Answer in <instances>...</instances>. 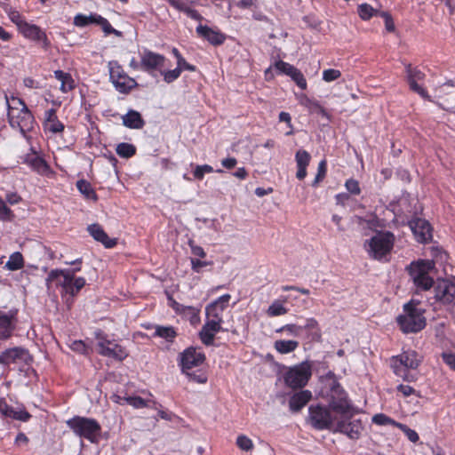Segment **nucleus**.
<instances>
[{"mask_svg": "<svg viewBox=\"0 0 455 455\" xmlns=\"http://www.w3.org/2000/svg\"><path fill=\"white\" fill-rule=\"evenodd\" d=\"M82 263L83 259L78 258L74 261L66 262V264H78V267L51 270L46 278L47 287L50 288V285L54 283L57 287L61 288L62 296H76L86 284L84 277H76V273L81 270Z\"/></svg>", "mask_w": 455, "mask_h": 455, "instance_id": "nucleus-1", "label": "nucleus"}, {"mask_svg": "<svg viewBox=\"0 0 455 455\" xmlns=\"http://www.w3.org/2000/svg\"><path fill=\"white\" fill-rule=\"evenodd\" d=\"M423 357L413 349L403 350L389 359V366L393 373L406 382H415L418 373L414 372L421 364Z\"/></svg>", "mask_w": 455, "mask_h": 455, "instance_id": "nucleus-2", "label": "nucleus"}, {"mask_svg": "<svg viewBox=\"0 0 455 455\" xmlns=\"http://www.w3.org/2000/svg\"><path fill=\"white\" fill-rule=\"evenodd\" d=\"M5 100L8 109L7 117L10 126L13 129H19L22 136L28 139V134L31 132L36 125L34 115L28 109L22 99L13 95L11 96L12 102L18 103V105L20 106V108L16 106L10 105L7 95H5Z\"/></svg>", "mask_w": 455, "mask_h": 455, "instance_id": "nucleus-3", "label": "nucleus"}, {"mask_svg": "<svg viewBox=\"0 0 455 455\" xmlns=\"http://www.w3.org/2000/svg\"><path fill=\"white\" fill-rule=\"evenodd\" d=\"M403 313L396 317V323L403 333H418L427 325L424 315L426 310L420 307V302L411 299L403 307Z\"/></svg>", "mask_w": 455, "mask_h": 455, "instance_id": "nucleus-4", "label": "nucleus"}, {"mask_svg": "<svg viewBox=\"0 0 455 455\" xmlns=\"http://www.w3.org/2000/svg\"><path fill=\"white\" fill-rule=\"evenodd\" d=\"M312 364L308 361L301 362L293 366H283L280 379L284 386L291 390L304 388L312 377Z\"/></svg>", "mask_w": 455, "mask_h": 455, "instance_id": "nucleus-5", "label": "nucleus"}, {"mask_svg": "<svg viewBox=\"0 0 455 455\" xmlns=\"http://www.w3.org/2000/svg\"><path fill=\"white\" fill-rule=\"evenodd\" d=\"M68 428L78 437L96 443L101 435V426L92 418L74 416L66 421Z\"/></svg>", "mask_w": 455, "mask_h": 455, "instance_id": "nucleus-6", "label": "nucleus"}, {"mask_svg": "<svg viewBox=\"0 0 455 455\" xmlns=\"http://www.w3.org/2000/svg\"><path fill=\"white\" fill-rule=\"evenodd\" d=\"M395 235L390 231L378 232L370 240L366 241L368 252L371 257L380 260L393 250Z\"/></svg>", "mask_w": 455, "mask_h": 455, "instance_id": "nucleus-7", "label": "nucleus"}, {"mask_svg": "<svg viewBox=\"0 0 455 455\" xmlns=\"http://www.w3.org/2000/svg\"><path fill=\"white\" fill-rule=\"evenodd\" d=\"M95 339L97 340V351L100 355L119 362L124 361L129 355L124 347L116 343L114 339H109L108 334L104 331H98L95 333Z\"/></svg>", "mask_w": 455, "mask_h": 455, "instance_id": "nucleus-8", "label": "nucleus"}, {"mask_svg": "<svg viewBox=\"0 0 455 455\" xmlns=\"http://www.w3.org/2000/svg\"><path fill=\"white\" fill-rule=\"evenodd\" d=\"M108 67L110 82L118 92L128 94L138 86L136 80L128 76L118 61L111 60L108 62Z\"/></svg>", "mask_w": 455, "mask_h": 455, "instance_id": "nucleus-9", "label": "nucleus"}, {"mask_svg": "<svg viewBox=\"0 0 455 455\" xmlns=\"http://www.w3.org/2000/svg\"><path fill=\"white\" fill-rule=\"evenodd\" d=\"M308 420L316 430H331L336 424V418L333 417L330 407L319 403L308 407Z\"/></svg>", "mask_w": 455, "mask_h": 455, "instance_id": "nucleus-10", "label": "nucleus"}, {"mask_svg": "<svg viewBox=\"0 0 455 455\" xmlns=\"http://www.w3.org/2000/svg\"><path fill=\"white\" fill-rule=\"evenodd\" d=\"M430 267V263L424 260L412 262L408 267V273L417 289L427 291L434 285V279L428 273Z\"/></svg>", "mask_w": 455, "mask_h": 455, "instance_id": "nucleus-11", "label": "nucleus"}, {"mask_svg": "<svg viewBox=\"0 0 455 455\" xmlns=\"http://www.w3.org/2000/svg\"><path fill=\"white\" fill-rule=\"evenodd\" d=\"M426 74L419 67L411 64L405 65V80L411 92L419 94L422 99L432 101L431 96L423 84Z\"/></svg>", "mask_w": 455, "mask_h": 455, "instance_id": "nucleus-12", "label": "nucleus"}, {"mask_svg": "<svg viewBox=\"0 0 455 455\" xmlns=\"http://www.w3.org/2000/svg\"><path fill=\"white\" fill-rule=\"evenodd\" d=\"M331 391L338 395L337 399L332 398L330 401L329 407L332 411L341 414L342 416H352L353 406L347 399L346 391L339 383L335 382L331 387Z\"/></svg>", "mask_w": 455, "mask_h": 455, "instance_id": "nucleus-13", "label": "nucleus"}, {"mask_svg": "<svg viewBox=\"0 0 455 455\" xmlns=\"http://www.w3.org/2000/svg\"><path fill=\"white\" fill-rule=\"evenodd\" d=\"M231 295L228 293L216 299L205 307L206 319L216 321L218 323H223V313L228 307Z\"/></svg>", "mask_w": 455, "mask_h": 455, "instance_id": "nucleus-14", "label": "nucleus"}, {"mask_svg": "<svg viewBox=\"0 0 455 455\" xmlns=\"http://www.w3.org/2000/svg\"><path fill=\"white\" fill-rule=\"evenodd\" d=\"M19 32L27 39L41 44L42 48L48 50L51 46V41L49 40L46 33L37 25L30 24L26 22L19 29Z\"/></svg>", "mask_w": 455, "mask_h": 455, "instance_id": "nucleus-15", "label": "nucleus"}, {"mask_svg": "<svg viewBox=\"0 0 455 455\" xmlns=\"http://www.w3.org/2000/svg\"><path fill=\"white\" fill-rule=\"evenodd\" d=\"M180 366L182 371H189L201 365L205 360V355L194 347L186 348L180 355Z\"/></svg>", "mask_w": 455, "mask_h": 455, "instance_id": "nucleus-16", "label": "nucleus"}, {"mask_svg": "<svg viewBox=\"0 0 455 455\" xmlns=\"http://www.w3.org/2000/svg\"><path fill=\"white\" fill-rule=\"evenodd\" d=\"M169 305L175 311L176 314L180 315L182 318L189 321L192 326H196L200 323V312L199 307L192 306H185L177 302L172 297H169Z\"/></svg>", "mask_w": 455, "mask_h": 455, "instance_id": "nucleus-17", "label": "nucleus"}, {"mask_svg": "<svg viewBox=\"0 0 455 455\" xmlns=\"http://www.w3.org/2000/svg\"><path fill=\"white\" fill-rule=\"evenodd\" d=\"M140 55V66L142 67V71L151 73L154 70L161 69L164 65L165 57L160 53L144 49Z\"/></svg>", "mask_w": 455, "mask_h": 455, "instance_id": "nucleus-18", "label": "nucleus"}, {"mask_svg": "<svg viewBox=\"0 0 455 455\" xmlns=\"http://www.w3.org/2000/svg\"><path fill=\"white\" fill-rule=\"evenodd\" d=\"M18 309L12 308L8 312L0 310V339H8L12 335L18 322Z\"/></svg>", "mask_w": 455, "mask_h": 455, "instance_id": "nucleus-19", "label": "nucleus"}, {"mask_svg": "<svg viewBox=\"0 0 455 455\" xmlns=\"http://www.w3.org/2000/svg\"><path fill=\"white\" fill-rule=\"evenodd\" d=\"M275 68L280 73L289 76L301 90L307 88V83L303 73L293 65L283 60H278L275 63Z\"/></svg>", "mask_w": 455, "mask_h": 455, "instance_id": "nucleus-20", "label": "nucleus"}, {"mask_svg": "<svg viewBox=\"0 0 455 455\" xmlns=\"http://www.w3.org/2000/svg\"><path fill=\"white\" fill-rule=\"evenodd\" d=\"M435 298L443 304L455 301V283L449 280H440L435 287Z\"/></svg>", "mask_w": 455, "mask_h": 455, "instance_id": "nucleus-21", "label": "nucleus"}, {"mask_svg": "<svg viewBox=\"0 0 455 455\" xmlns=\"http://www.w3.org/2000/svg\"><path fill=\"white\" fill-rule=\"evenodd\" d=\"M409 226L419 243H427L432 239V227L427 220L415 218L409 221Z\"/></svg>", "mask_w": 455, "mask_h": 455, "instance_id": "nucleus-22", "label": "nucleus"}, {"mask_svg": "<svg viewBox=\"0 0 455 455\" xmlns=\"http://www.w3.org/2000/svg\"><path fill=\"white\" fill-rule=\"evenodd\" d=\"M196 32L198 37L206 40L213 46H220L223 44L227 39L226 34L207 25H198L196 28Z\"/></svg>", "mask_w": 455, "mask_h": 455, "instance_id": "nucleus-23", "label": "nucleus"}, {"mask_svg": "<svg viewBox=\"0 0 455 455\" xmlns=\"http://www.w3.org/2000/svg\"><path fill=\"white\" fill-rule=\"evenodd\" d=\"M362 430L363 426L360 419H340L336 422L334 432L345 434L350 439H358Z\"/></svg>", "mask_w": 455, "mask_h": 455, "instance_id": "nucleus-24", "label": "nucleus"}, {"mask_svg": "<svg viewBox=\"0 0 455 455\" xmlns=\"http://www.w3.org/2000/svg\"><path fill=\"white\" fill-rule=\"evenodd\" d=\"M221 325L222 324L218 323L216 321L206 319L198 333L201 342L207 347L212 346L214 344L215 335L220 331H226Z\"/></svg>", "mask_w": 455, "mask_h": 455, "instance_id": "nucleus-25", "label": "nucleus"}, {"mask_svg": "<svg viewBox=\"0 0 455 455\" xmlns=\"http://www.w3.org/2000/svg\"><path fill=\"white\" fill-rule=\"evenodd\" d=\"M43 128L45 133L59 134L64 132L65 125L59 119L55 108H50L44 112Z\"/></svg>", "mask_w": 455, "mask_h": 455, "instance_id": "nucleus-26", "label": "nucleus"}, {"mask_svg": "<svg viewBox=\"0 0 455 455\" xmlns=\"http://www.w3.org/2000/svg\"><path fill=\"white\" fill-rule=\"evenodd\" d=\"M28 354V350L20 347L5 349L0 353V364L10 365L11 363L25 362Z\"/></svg>", "mask_w": 455, "mask_h": 455, "instance_id": "nucleus-27", "label": "nucleus"}, {"mask_svg": "<svg viewBox=\"0 0 455 455\" xmlns=\"http://www.w3.org/2000/svg\"><path fill=\"white\" fill-rule=\"evenodd\" d=\"M313 395L310 390L307 389H298L297 392L293 393L289 398V409L292 412L300 411L312 399Z\"/></svg>", "mask_w": 455, "mask_h": 455, "instance_id": "nucleus-28", "label": "nucleus"}, {"mask_svg": "<svg viewBox=\"0 0 455 455\" xmlns=\"http://www.w3.org/2000/svg\"><path fill=\"white\" fill-rule=\"evenodd\" d=\"M0 413L12 419L28 422L31 419V414L26 410H15L9 405L5 398H0Z\"/></svg>", "mask_w": 455, "mask_h": 455, "instance_id": "nucleus-29", "label": "nucleus"}, {"mask_svg": "<svg viewBox=\"0 0 455 455\" xmlns=\"http://www.w3.org/2000/svg\"><path fill=\"white\" fill-rule=\"evenodd\" d=\"M89 234L97 241L101 243L106 248H113L117 242L115 238H109L103 228L100 224H92L87 228Z\"/></svg>", "mask_w": 455, "mask_h": 455, "instance_id": "nucleus-30", "label": "nucleus"}, {"mask_svg": "<svg viewBox=\"0 0 455 455\" xmlns=\"http://www.w3.org/2000/svg\"><path fill=\"white\" fill-rule=\"evenodd\" d=\"M26 164L34 172L42 176L51 177L53 174V172L47 162L38 156H28L26 158Z\"/></svg>", "mask_w": 455, "mask_h": 455, "instance_id": "nucleus-31", "label": "nucleus"}, {"mask_svg": "<svg viewBox=\"0 0 455 455\" xmlns=\"http://www.w3.org/2000/svg\"><path fill=\"white\" fill-rule=\"evenodd\" d=\"M311 160L310 154L305 149H299L295 154V161L297 164L296 178L299 180L307 177V168Z\"/></svg>", "mask_w": 455, "mask_h": 455, "instance_id": "nucleus-32", "label": "nucleus"}, {"mask_svg": "<svg viewBox=\"0 0 455 455\" xmlns=\"http://www.w3.org/2000/svg\"><path fill=\"white\" fill-rule=\"evenodd\" d=\"M148 398H142L138 395H130L124 397V402L134 409L151 408L156 410L158 403L153 399L151 393L148 394Z\"/></svg>", "mask_w": 455, "mask_h": 455, "instance_id": "nucleus-33", "label": "nucleus"}, {"mask_svg": "<svg viewBox=\"0 0 455 455\" xmlns=\"http://www.w3.org/2000/svg\"><path fill=\"white\" fill-rule=\"evenodd\" d=\"M54 77L60 82V91L62 93H68L76 87V81L70 73L58 69L54 71Z\"/></svg>", "mask_w": 455, "mask_h": 455, "instance_id": "nucleus-34", "label": "nucleus"}, {"mask_svg": "<svg viewBox=\"0 0 455 455\" xmlns=\"http://www.w3.org/2000/svg\"><path fill=\"white\" fill-rule=\"evenodd\" d=\"M123 124L130 129H141L145 122L138 111L131 109L123 116Z\"/></svg>", "mask_w": 455, "mask_h": 455, "instance_id": "nucleus-35", "label": "nucleus"}, {"mask_svg": "<svg viewBox=\"0 0 455 455\" xmlns=\"http://www.w3.org/2000/svg\"><path fill=\"white\" fill-rule=\"evenodd\" d=\"M76 186L77 190L84 196L86 200H91L92 202H97L99 200V196L95 189L88 180L81 179L76 181Z\"/></svg>", "mask_w": 455, "mask_h": 455, "instance_id": "nucleus-36", "label": "nucleus"}, {"mask_svg": "<svg viewBox=\"0 0 455 455\" xmlns=\"http://www.w3.org/2000/svg\"><path fill=\"white\" fill-rule=\"evenodd\" d=\"M178 336V332L173 326H163V325H156L155 332L153 337H159L164 339L169 343H173L175 339Z\"/></svg>", "mask_w": 455, "mask_h": 455, "instance_id": "nucleus-37", "label": "nucleus"}, {"mask_svg": "<svg viewBox=\"0 0 455 455\" xmlns=\"http://www.w3.org/2000/svg\"><path fill=\"white\" fill-rule=\"evenodd\" d=\"M297 99L299 100L300 105L304 106L310 111H315L319 114L325 115V109L318 100L311 99L304 93L297 95Z\"/></svg>", "mask_w": 455, "mask_h": 455, "instance_id": "nucleus-38", "label": "nucleus"}, {"mask_svg": "<svg viewBox=\"0 0 455 455\" xmlns=\"http://www.w3.org/2000/svg\"><path fill=\"white\" fill-rule=\"evenodd\" d=\"M299 345L297 340L278 339L275 341L274 347L279 354L285 355L295 351Z\"/></svg>", "mask_w": 455, "mask_h": 455, "instance_id": "nucleus-39", "label": "nucleus"}, {"mask_svg": "<svg viewBox=\"0 0 455 455\" xmlns=\"http://www.w3.org/2000/svg\"><path fill=\"white\" fill-rule=\"evenodd\" d=\"M24 266V259L20 252L16 251L11 254L9 260L5 264L8 270L15 271L22 268Z\"/></svg>", "mask_w": 455, "mask_h": 455, "instance_id": "nucleus-40", "label": "nucleus"}, {"mask_svg": "<svg viewBox=\"0 0 455 455\" xmlns=\"http://www.w3.org/2000/svg\"><path fill=\"white\" fill-rule=\"evenodd\" d=\"M4 11L11 21L17 26L18 29H20L23 24L27 22L24 16L15 8L12 6H6Z\"/></svg>", "mask_w": 455, "mask_h": 455, "instance_id": "nucleus-41", "label": "nucleus"}, {"mask_svg": "<svg viewBox=\"0 0 455 455\" xmlns=\"http://www.w3.org/2000/svg\"><path fill=\"white\" fill-rule=\"evenodd\" d=\"M116 154L123 158H131L136 154V148L134 145L122 142L116 146Z\"/></svg>", "mask_w": 455, "mask_h": 455, "instance_id": "nucleus-42", "label": "nucleus"}, {"mask_svg": "<svg viewBox=\"0 0 455 455\" xmlns=\"http://www.w3.org/2000/svg\"><path fill=\"white\" fill-rule=\"evenodd\" d=\"M95 24L100 26L106 35H116V36L121 35V32L115 29L112 27V25L110 24V22L106 18L102 17L101 15H99V14L96 15Z\"/></svg>", "mask_w": 455, "mask_h": 455, "instance_id": "nucleus-43", "label": "nucleus"}, {"mask_svg": "<svg viewBox=\"0 0 455 455\" xmlns=\"http://www.w3.org/2000/svg\"><path fill=\"white\" fill-rule=\"evenodd\" d=\"M96 15V13L90 15L79 13L74 18V25L76 27L84 28L90 24H95Z\"/></svg>", "mask_w": 455, "mask_h": 455, "instance_id": "nucleus-44", "label": "nucleus"}, {"mask_svg": "<svg viewBox=\"0 0 455 455\" xmlns=\"http://www.w3.org/2000/svg\"><path fill=\"white\" fill-rule=\"evenodd\" d=\"M358 14L360 18L363 20H368L373 16L378 14V11L375 10L371 4H362L358 6L357 9Z\"/></svg>", "mask_w": 455, "mask_h": 455, "instance_id": "nucleus-45", "label": "nucleus"}, {"mask_svg": "<svg viewBox=\"0 0 455 455\" xmlns=\"http://www.w3.org/2000/svg\"><path fill=\"white\" fill-rule=\"evenodd\" d=\"M288 309L283 305L282 302L275 300L267 308V314L270 317L279 316L285 315Z\"/></svg>", "mask_w": 455, "mask_h": 455, "instance_id": "nucleus-46", "label": "nucleus"}, {"mask_svg": "<svg viewBox=\"0 0 455 455\" xmlns=\"http://www.w3.org/2000/svg\"><path fill=\"white\" fill-rule=\"evenodd\" d=\"M372 423L378 425V426H387V425H390V426H393L395 427H397V425L399 424V422L395 421V419H393L392 418L387 416L386 414L384 413H378V414H375L372 419Z\"/></svg>", "mask_w": 455, "mask_h": 455, "instance_id": "nucleus-47", "label": "nucleus"}, {"mask_svg": "<svg viewBox=\"0 0 455 455\" xmlns=\"http://www.w3.org/2000/svg\"><path fill=\"white\" fill-rule=\"evenodd\" d=\"M235 443L237 447L243 451H251L254 449L252 440L245 435H239Z\"/></svg>", "mask_w": 455, "mask_h": 455, "instance_id": "nucleus-48", "label": "nucleus"}, {"mask_svg": "<svg viewBox=\"0 0 455 455\" xmlns=\"http://www.w3.org/2000/svg\"><path fill=\"white\" fill-rule=\"evenodd\" d=\"M183 373H185L188 378L189 379V380L191 381H194V382H196V383H199V384H204L207 382V374L202 371V370H197V371H182Z\"/></svg>", "mask_w": 455, "mask_h": 455, "instance_id": "nucleus-49", "label": "nucleus"}, {"mask_svg": "<svg viewBox=\"0 0 455 455\" xmlns=\"http://www.w3.org/2000/svg\"><path fill=\"white\" fill-rule=\"evenodd\" d=\"M327 173V163L326 160H322L317 168V173L315 175V180H313L311 186L314 188L318 187L319 183L322 182Z\"/></svg>", "mask_w": 455, "mask_h": 455, "instance_id": "nucleus-50", "label": "nucleus"}, {"mask_svg": "<svg viewBox=\"0 0 455 455\" xmlns=\"http://www.w3.org/2000/svg\"><path fill=\"white\" fill-rule=\"evenodd\" d=\"M14 218L13 212L6 205L5 202L0 197V220L11 221Z\"/></svg>", "mask_w": 455, "mask_h": 455, "instance_id": "nucleus-51", "label": "nucleus"}, {"mask_svg": "<svg viewBox=\"0 0 455 455\" xmlns=\"http://www.w3.org/2000/svg\"><path fill=\"white\" fill-rule=\"evenodd\" d=\"M214 170L209 164L196 165L193 171L194 178L197 180H202L206 173H212Z\"/></svg>", "mask_w": 455, "mask_h": 455, "instance_id": "nucleus-52", "label": "nucleus"}, {"mask_svg": "<svg viewBox=\"0 0 455 455\" xmlns=\"http://www.w3.org/2000/svg\"><path fill=\"white\" fill-rule=\"evenodd\" d=\"M397 428L400 429L411 443H415L419 440L418 433L408 426L399 422Z\"/></svg>", "mask_w": 455, "mask_h": 455, "instance_id": "nucleus-53", "label": "nucleus"}, {"mask_svg": "<svg viewBox=\"0 0 455 455\" xmlns=\"http://www.w3.org/2000/svg\"><path fill=\"white\" fill-rule=\"evenodd\" d=\"M161 75L164 76V81L167 84H171L177 80L180 75L181 72L180 71V68L177 67L172 70H164L161 71Z\"/></svg>", "mask_w": 455, "mask_h": 455, "instance_id": "nucleus-54", "label": "nucleus"}, {"mask_svg": "<svg viewBox=\"0 0 455 455\" xmlns=\"http://www.w3.org/2000/svg\"><path fill=\"white\" fill-rule=\"evenodd\" d=\"M341 76V72L339 69L328 68L323 71V80L326 83L333 82Z\"/></svg>", "mask_w": 455, "mask_h": 455, "instance_id": "nucleus-55", "label": "nucleus"}, {"mask_svg": "<svg viewBox=\"0 0 455 455\" xmlns=\"http://www.w3.org/2000/svg\"><path fill=\"white\" fill-rule=\"evenodd\" d=\"M396 390H397V392L401 393L403 395V396H404V397H409L412 395H415L418 397H420L419 392L409 385L399 384L396 387Z\"/></svg>", "mask_w": 455, "mask_h": 455, "instance_id": "nucleus-56", "label": "nucleus"}, {"mask_svg": "<svg viewBox=\"0 0 455 455\" xmlns=\"http://www.w3.org/2000/svg\"><path fill=\"white\" fill-rule=\"evenodd\" d=\"M346 189L352 195L358 196L361 193L359 182L355 179H348L345 182Z\"/></svg>", "mask_w": 455, "mask_h": 455, "instance_id": "nucleus-57", "label": "nucleus"}, {"mask_svg": "<svg viewBox=\"0 0 455 455\" xmlns=\"http://www.w3.org/2000/svg\"><path fill=\"white\" fill-rule=\"evenodd\" d=\"M441 357L443 363L453 371H455V353L443 352Z\"/></svg>", "mask_w": 455, "mask_h": 455, "instance_id": "nucleus-58", "label": "nucleus"}, {"mask_svg": "<svg viewBox=\"0 0 455 455\" xmlns=\"http://www.w3.org/2000/svg\"><path fill=\"white\" fill-rule=\"evenodd\" d=\"M188 243L194 256L199 257L201 259L206 257V252L204 250V248L200 245L196 244L194 240L190 239Z\"/></svg>", "mask_w": 455, "mask_h": 455, "instance_id": "nucleus-59", "label": "nucleus"}, {"mask_svg": "<svg viewBox=\"0 0 455 455\" xmlns=\"http://www.w3.org/2000/svg\"><path fill=\"white\" fill-rule=\"evenodd\" d=\"M303 330L302 326L294 324V323H289L282 326L279 328L276 332H283V331H288L291 334H293L295 336H298L299 332Z\"/></svg>", "mask_w": 455, "mask_h": 455, "instance_id": "nucleus-60", "label": "nucleus"}, {"mask_svg": "<svg viewBox=\"0 0 455 455\" xmlns=\"http://www.w3.org/2000/svg\"><path fill=\"white\" fill-rule=\"evenodd\" d=\"M70 349L81 355H85L88 352L87 346L83 340H74L70 346Z\"/></svg>", "mask_w": 455, "mask_h": 455, "instance_id": "nucleus-61", "label": "nucleus"}, {"mask_svg": "<svg viewBox=\"0 0 455 455\" xmlns=\"http://www.w3.org/2000/svg\"><path fill=\"white\" fill-rule=\"evenodd\" d=\"M380 16L383 17L385 20L386 29L388 32H394L395 27V23H394L392 16L388 12H381Z\"/></svg>", "mask_w": 455, "mask_h": 455, "instance_id": "nucleus-62", "label": "nucleus"}, {"mask_svg": "<svg viewBox=\"0 0 455 455\" xmlns=\"http://www.w3.org/2000/svg\"><path fill=\"white\" fill-rule=\"evenodd\" d=\"M177 68H180V71L181 73L184 70H188L190 72H195L196 70V67L195 65L188 63L184 57L179 60V62L177 63Z\"/></svg>", "mask_w": 455, "mask_h": 455, "instance_id": "nucleus-63", "label": "nucleus"}, {"mask_svg": "<svg viewBox=\"0 0 455 455\" xmlns=\"http://www.w3.org/2000/svg\"><path fill=\"white\" fill-rule=\"evenodd\" d=\"M211 262L208 261H203L199 259H191V267L194 272L199 273L201 269L208 265H210Z\"/></svg>", "mask_w": 455, "mask_h": 455, "instance_id": "nucleus-64", "label": "nucleus"}]
</instances>
